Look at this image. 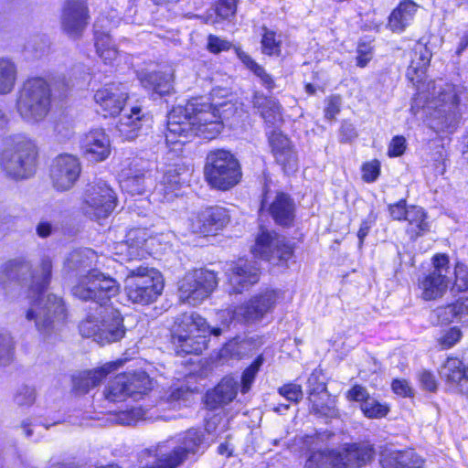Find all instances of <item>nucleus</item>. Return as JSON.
Segmentation results:
<instances>
[{
  "label": "nucleus",
  "instance_id": "33",
  "mask_svg": "<svg viewBox=\"0 0 468 468\" xmlns=\"http://www.w3.org/2000/svg\"><path fill=\"white\" fill-rule=\"evenodd\" d=\"M252 103L261 113V116L271 125H275L282 119L281 105L277 100L266 97L262 93L256 92Z\"/></svg>",
  "mask_w": 468,
  "mask_h": 468
},
{
  "label": "nucleus",
  "instance_id": "4",
  "mask_svg": "<svg viewBox=\"0 0 468 468\" xmlns=\"http://www.w3.org/2000/svg\"><path fill=\"white\" fill-rule=\"evenodd\" d=\"M221 334V328L211 327L198 314L185 313L176 319L172 344L177 356L198 355L207 348L209 335Z\"/></svg>",
  "mask_w": 468,
  "mask_h": 468
},
{
  "label": "nucleus",
  "instance_id": "40",
  "mask_svg": "<svg viewBox=\"0 0 468 468\" xmlns=\"http://www.w3.org/2000/svg\"><path fill=\"white\" fill-rule=\"evenodd\" d=\"M152 414L142 407L133 408L120 412L116 417V422L121 425L131 426L139 420H152Z\"/></svg>",
  "mask_w": 468,
  "mask_h": 468
},
{
  "label": "nucleus",
  "instance_id": "32",
  "mask_svg": "<svg viewBox=\"0 0 468 468\" xmlns=\"http://www.w3.org/2000/svg\"><path fill=\"white\" fill-rule=\"evenodd\" d=\"M117 368V363H108L103 367L92 370L84 371L73 378L74 388L81 393H87L91 388L99 385L106 376Z\"/></svg>",
  "mask_w": 468,
  "mask_h": 468
},
{
  "label": "nucleus",
  "instance_id": "27",
  "mask_svg": "<svg viewBox=\"0 0 468 468\" xmlns=\"http://www.w3.org/2000/svg\"><path fill=\"white\" fill-rule=\"evenodd\" d=\"M85 156L95 162L103 161L110 154V140L102 129L89 132L81 141Z\"/></svg>",
  "mask_w": 468,
  "mask_h": 468
},
{
  "label": "nucleus",
  "instance_id": "15",
  "mask_svg": "<svg viewBox=\"0 0 468 468\" xmlns=\"http://www.w3.org/2000/svg\"><path fill=\"white\" fill-rule=\"evenodd\" d=\"M255 257L261 258L274 265L286 263L292 255V248L284 237L275 232L261 229L251 249Z\"/></svg>",
  "mask_w": 468,
  "mask_h": 468
},
{
  "label": "nucleus",
  "instance_id": "20",
  "mask_svg": "<svg viewBox=\"0 0 468 468\" xmlns=\"http://www.w3.org/2000/svg\"><path fill=\"white\" fill-rule=\"evenodd\" d=\"M80 170V164L77 157L71 154L58 156L50 170L53 186L58 191L70 189L78 180Z\"/></svg>",
  "mask_w": 468,
  "mask_h": 468
},
{
  "label": "nucleus",
  "instance_id": "18",
  "mask_svg": "<svg viewBox=\"0 0 468 468\" xmlns=\"http://www.w3.org/2000/svg\"><path fill=\"white\" fill-rule=\"evenodd\" d=\"M432 264L433 271L420 282L422 297L428 301L441 297L451 282L449 258L446 254L434 255Z\"/></svg>",
  "mask_w": 468,
  "mask_h": 468
},
{
  "label": "nucleus",
  "instance_id": "19",
  "mask_svg": "<svg viewBox=\"0 0 468 468\" xmlns=\"http://www.w3.org/2000/svg\"><path fill=\"white\" fill-rule=\"evenodd\" d=\"M128 99V87L121 82L104 85L94 93V101L104 117L119 114Z\"/></svg>",
  "mask_w": 468,
  "mask_h": 468
},
{
  "label": "nucleus",
  "instance_id": "3",
  "mask_svg": "<svg viewBox=\"0 0 468 468\" xmlns=\"http://www.w3.org/2000/svg\"><path fill=\"white\" fill-rule=\"evenodd\" d=\"M222 129L223 122L218 109L203 98H194L186 105H177L168 112L165 139L170 144L192 136L211 140Z\"/></svg>",
  "mask_w": 468,
  "mask_h": 468
},
{
  "label": "nucleus",
  "instance_id": "16",
  "mask_svg": "<svg viewBox=\"0 0 468 468\" xmlns=\"http://www.w3.org/2000/svg\"><path fill=\"white\" fill-rule=\"evenodd\" d=\"M90 20L85 0H65L61 5L59 25L62 32L72 39L82 37Z\"/></svg>",
  "mask_w": 468,
  "mask_h": 468
},
{
  "label": "nucleus",
  "instance_id": "37",
  "mask_svg": "<svg viewBox=\"0 0 468 468\" xmlns=\"http://www.w3.org/2000/svg\"><path fill=\"white\" fill-rule=\"evenodd\" d=\"M261 51L268 56H280L282 52V36L275 31L269 29L263 26L261 27Z\"/></svg>",
  "mask_w": 468,
  "mask_h": 468
},
{
  "label": "nucleus",
  "instance_id": "1",
  "mask_svg": "<svg viewBox=\"0 0 468 468\" xmlns=\"http://www.w3.org/2000/svg\"><path fill=\"white\" fill-rule=\"evenodd\" d=\"M51 273L52 261L44 256L34 270L25 260H11L3 265L0 275V284L6 294L27 289L30 306L26 312V319L34 321L37 330L44 337L56 333L66 318L63 299L54 293L45 294Z\"/></svg>",
  "mask_w": 468,
  "mask_h": 468
},
{
  "label": "nucleus",
  "instance_id": "46",
  "mask_svg": "<svg viewBox=\"0 0 468 468\" xmlns=\"http://www.w3.org/2000/svg\"><path fill=\"white\" fill-rule=\"evenodd\" d=\"M380 463L383 468H410L404 461V454L392 452L388 454L381 452Z\"/></svg>",
  "mask_w": 468,
  "mask_h": 468
},
{
  "label": "nucleus",
  "instance_id": "55",
  "mask_svg": "<svg viewBox=\"0 0 468 468\" xmlns=\"http://www.w3.org/2000/svg\"><path fill=\"white\" fill-rule=\"evenodd\" d=\"M380 173V164L378 160L366 163L362 166V178L367 183L375 182Z\"/></svg>",
  "mask_w": 468,
  "mask_h": 468
},
{
  "label": "nucleus",
  "instance_id": "17",
  "mask_svg": "<svg viewBox=\"0 0 468 468\" xmlns=\"http://www.w3.org/2000/svg\"><path fill=\"white\" fill-rule=\"evenodd\" d=\"M120 186L131 195H142L153 185L152 163L135 157L121 171Z\"/></svg>",
  "mask_w": 468,
  "mask_h": 468
},
{
  "label": "nucleus",
  "instance_id": "31",
  "mask_svg": "<svg viewBox=\"0 0 468 468\" xmlns=\"http://www.w3.org/2000/svg\"><path fill=\"white\" fill-rule=\"evenodd\" d=\"M238 383L232 378H224L212 390L206 394V404L211 409L231 402L237 396Z\"/></svg>",
  "mask_w": 468,
  "mask_h": 468
},
{
  "label": "nucleus",
  "instance_id": "64",
  "mask_svg": "<svg viewBox=\"0 0 468 468\" xmlns=\"http://www.w3.org/2000/svg\"><path fill=\"white\" fill-rule=\"evenodd\" d=\"M357 137V132L353 123L343 122L340 127V142L348 143Z\"/></svg>",
  "mask_w": 468,
  "mask_h": 468
},
{
  "label": "nucleus",
  "instance_id": "8",
  "mask_svg": "<svg viewBox=\"0 0 468 468\" xmlns=\"http://www.w3.org/2000/svg\"><path fill=\"white\" fill-rule=\"evenodd\" d=\"M203 431L189 429L178 438L168 441V444H159L154 452L156 463L151 468H176L180 466L190 455L196 454L203 443Z\"/></svg>",
  "mask_w": 468,
  "mask_h": 468
},
{
  "label": "nucleus",
  "instance_id": "28",
  "mask_svg": "<svg viewBox=\"0 0 468 468\" xmlns=\"http://www.w3.org/2000/svg\"><path fill=\"white\" fill-rule=\"evenodd\" d=\"M142 86L159 96L170 94L174 90L173 73L162 71H142L138 73Z\"/></svg>",
  "mask_w": 468,
  "mask_h": 468
},
{
  "label": "nucleus",
  "instance_id": "2",
  "mask_svg": "<svg viewBox=\"0 0 468 468\" xmlns=\"http://www.w3.org/2000/svg\"><path fill=\"white\" fill-rule=\"evenodd\" d=\"M414 107L422 108L427 124L436 133L455 131L459 122V103L465 88L443 80L435 81L420 78L414 83Z\"/></svg>",
  "mask_w": 468,
  "mask_h": 468
},
{
  "label": "nucleus",
  "instance_id": "50",
  "mask_svg": "<svg viewBox=\"0 0 468 468\" xmlns=\"http://www.w3.org/2000/svg\"><path fill=\"white\" fill-rule=\"evenodd\" d=\"M455 282L453 287L458 292L468 289V267L462 262H457L454 268Z\"/></svg>",
  "mask_w": 468,
  "mask_h": 468
},
{
  "label": "nucleus",
  "instance_id": "56",
  "mask_svg": "<svg viewBox=\"0 0 468 468\" xmlns=\"http://www.w3.org/2000/svg\"><path fill=\"white\" fill-rule=\"evenodd\" d=\"M456 308H457L456 303L443 306V307L437 308L435 312H436V315H437L439 321L441 324H449V323L457 322Z\"/></svg>",
  "mask_w": 468,
  "mask_h": 468
},
{
  "label": "nucleus",
  "instance_id": "11",
  "mask_svg": "<svg viewBox=\"0 0 468 468\" xmlns=\"http://www.w3.org/2000/svg\"><path fill=\"white\" fill-rule=\"evenodd\" d=\"M119 292V282L98 270L89 271L71 288L74 297L91 302L90 311H95L97 305H108L107 303Z\"/></svg>",
  "mask_w": 468,
  "mask_h": 468
},
{
  "label": "nucleus",
  "instance_id": "14",
  "mask_svg": "<svg viewBox=\"0 0 468 468\" xmlns=\"http://www.w3.org/2000/svg\"><path fill=\"white\" fill-rule=\"evenodd\" d=\"M116 200L113 189L107 183L99 180L87 186L81 210L91 219L105 218L115 208Z\"/></svg>",
  "mask_w": 468,
  "mask_h": 468
},
{
  "label": "nucleus",
  "instance_id": "24",
  "mask_svg": "<svg viewBox=\"0 0 468 468\" xmlns=\"http://www.w3.org/2000/svg\"><path fill=\"white\" fill-rule=\"evenodd\" d=\"M230 220L229 211L222 207H210L200 211L192 223L196 233L208 235L224 229Z\"/></svg>",
  "mask_w": 468,
  "mask_h": 468
},
{
  "label": "nucleus",
  "instance_id": "5",
  "mask_svg": "<svg viewBox=\"0 0 468 468\" xmlns=\"http://www.w3.org/2000/svg\"><path fill=\"white\" fill-rule=\"evenodd\" d=\"M37 157L35 142L26 135L14 134L3 141L0 148V169L11 179H27L36 172Z\"/></svg>",
  "mask_w": 468,
  "mask_h": 468
},
{
  "label": "nucleus",
  "instance_id": "23",
  "mask_svg": "<svg viewBox=\"0 0 468 468\" xmlns=\"http://www.w3.org/2000/svg\"><path fill=\"white\" fill-rule=\"evenodd\" d=\"M266 207L277 225L283 228L292 226L295 218V204L288 194L278 192L271 201H269L267 194L264 195L261 207Z\"/></svg>",
  "mask_w": 468,
  "mask_h": 468
},
{
  "label": "nucleus",
  "instance_id": "10",
  "mask_svg": "<svg viewBox=\"0 0 468 468\" xmlns=\"http://www.w3.org/2000/svg\"><path fill=\"white\" fill-rule=\"evenodd\" d=\"M125 292L133 303L150 304L157 300L164 289L161 273L143 265L127 270Z\"/></svg>",
  "mask_w": 468,
  "mask_h": 468
},
{
  "label": "nucleus",
  "instance_id": "30",
  "mask_svg": "<svg viewBox=\"0 0 468 468\" xmlns=\"http://www.w3.org/2000/svg\"><path fill=\"white\" fill-rule=\"evenodd\" d=\"M147 121L140 107H133L131 113L121 116L116 130L124 140L131 141L139 135L140 130Z\"/></svg>",
  "mask_w": 468,
  "mask_h": 468
},
{
  "label": "nucleus",
  "instance_id": "43",
  "mask_svg": "<svg viewBox=\"0 0 468 468\" xmlns=\"http://www.w3.org/2000/svg\"><path fill=\"white\" fill-rule=\"evenodd\" d=\"M49 49V42L45 37L36 36L32 37L26 45L25 50L33 58H40L45 56Z\"/></svg>",
  "mask_w": 468,
  "mask_h": 468
},
{
  "label": "nucleus",
  "instance_id": "36",
  "mask_svg": "<svg viewBox=\"0 0 468 468\" xmlns=\"http://www.w3.org/2000/svg\"><path fill=\"white\" fill-rule=\"evenodd\" d=\"M129 398L140 399L152 389V380L144 371L124 374Z\"/></svg>",
  "mask_w": 468,
  "mask_h": 468
},
{
  "label": "nucleus",
  "instance_id": "59",
  "mask_svg": "<svg viewBox=\"0 0 468 468\" xmlns=\"http://www.w3.org/2000/svg\"><path fill=\"white\" fill-rule=\"evenodd\" d=\"M356 65L364 68L372 58V48L366 42H359L356 48Z\"/></svg>",
  "mask_w": 468,
  "mask_h": 468
},
{
  "label": "nucleus",
  "instance_id": "63",
  "mask_svg": "<svg viewBox=\"0 0 468 468\" xmlns=\"http://www.w3.org/2000/svg\"><path fill=\"white\" fill-rule=\"evenodd\" d=\"M389 212L391 217L396 220H405L407 219L408 215V207H407V200L401 199L396 204L389 206Z\"/></svg>",
  "mask_w": 468,
  "mask_h": 468
},
{
  "label": "nucleus",
  "instance_id": "7",
  "mask_svg": "<svg viewBox=\"0 0 468 468\" xmlns=\"http://www.w3.org/2000/svg\"><path fill=\"white\" fill-rule=\"evenodd\" d=\"M82 336L92 337L101 345L121 340L125 335L123 318L121 313L111 305H97L95 311H89L79 324Z\"/></svg>",
  "mask_w": 468,
  "mask_h": 468
},
{
  "label": "nucleus",
  "instance_id": "29",
  "mask_svg": "<svg viewBox=\"0 0 468 468\" xmlns=\"http://www.w3.org/2000/svg\"><path fill=\"white\" fill-rule=\"evenodd\" d=\"M307 391L309 394L308 399L312 404V411L321 416H335V410L334 407L323 405L318 402L316 397L326 391V385L321 374L314 371L307 379Z\"/></svg>",
  "mask_w": 468,
  "mask_h": 468
},
{
  "label": "nucleus",
  "instance_id": "51",
  "mask_svg": "<svg viewBox=\"0 0 468 468\" xmlns=\"http://www.w3.org/2000/svg\"><path fill=\"white\" fill-rule=\"evenodd\" d=\"M126 244L131 249H139L144 247L147 241V233L143 229H133L129 230L126 235Z\"/></svg>",
  "mask_w": 468,
  "mask_h": 468
},
{
  "label": "nucleus",
  "instance_id": "45",
  "mask_svg": "<svg viewBox=\"0 0 468 468\" xmlns=\"http://www.w3.org/2000/svg\"><path fill=\"white\" fill-rule=\"evenodd\" d=\"M361 410L368 418H382L388 412V408L379 403L374 398L366 399V401L361 404Z\"/></svg>",
  "mask_w": 468,
  "mask_h": 468
},
{
  "label": "nucleus",
  "instance_id": "58",
  "mask_svg": "<svg viewBox=\"0 0 468 468\" xmlns=\"http://www.w3.org/2000/svg\"><path fill=\"white\" fill-rule=\"evenodd\" d=\"M188 396L189 392L186 388L182 387L176 388L172 389L167 395L166 402L173 408L180 407L181 402H186Z\"/></svg>",
  "mask_w": 468,
  "mask_h": 468
},
{
  "label": "nucleus",
  "instance_id": "6",
  "mask_svg": "<svg viewBox=\"0 0 468 468\" xmlns=\"http://www.w3.org/2000/svg\"><path fill=\"white\" fill-rule=\"evenodd\" d=\"M52 92L43 78L27 80L16 94V111L28 124H38L48 115L51 109Z\"/></svg>",
  "mask_w": 468,
  "mask_h": 468
},
{
  "label": "nucleus",
  "instance_id": "26",
  "mask_svg": "<svg viewBox=\"0 0 468 468\" xmlns=\"http://www.w3.org/2000/svg\"><path fill=\"white\" fill-rule=\"evenodd\" d=\"M96 259V253L89 248L77 249L70 251L63 263V272L68 276H75L78 282L91 269Z\"/></svg>",
  "mask_w": 468,
  "mask_h": 468
},
{
  "label": "nucleus",
  "instance_id": "44",
  "mask_svg": "<svg viewBox=\"0 0 468 468\" xmlns=\"http://www.w3.org/2000/svg\"><path fill=\"white\" fill-rule=\"evenodd\" d=\"M264 362V358L261 355L257 356V358L251 363L250 367H248L241 377V392L247 393L251 384L253 383L255 377L260 370V367L262 366Z\"/></svg>",
  "mask_w": 468,
  "mask_h": 468
},
{
  "label": "nucleus",
  "instance_id": "25",
  "mask_svg": "<svg viewBox=\"0 0 468 468\" xmlns=\"http://www.w3.org/2000/svg\"><path fill=\"white\" fill-rule=\"evenodd\" d=\"M269 143L276 162L282 166L285 173L297 169V155L292 149L290 140L278 131H272Z\"/></svg>",
  "mask_w": 468,
  "mask_h": 468
},
{
  "label": "nucleus",
  "instance_id": "48",
  "mask_svg": "<svg viewBox=\"0 0 468 468\" xmlns=\"http://www.w3.org/2000/svg\"><path fill=\"white\" fill-rule=\"evenodd\" d=\"M278 393L290 402L298 403L303 399L302 387L295 383H288L278 388Z\"/></svg>",
  "mask_w": 468,
  "mask_h": 468
},
{
  "label": "nucleus",
  "instance_id": "49",
  "mask_svg": "<svg viewBox=\"0 0 468 468\" xmlns=\"http://www.w3.org/2000/svg\"><path fill=\"white\" fill-rule=\"evenodd\" d=\"M14 399L20 407H29L36 400V390L29 386H23L17 389Z\"/></svg>",
  "mask_w": 468,
  "mask_h": 468
},
{
  "label": "nucleus",
  "instance_id": "54",
  "mask_svg": "<svg viewBox=\"0 0 468 468\" xmlns=\"http://www.w3.org/2000/svg\"><path fill=\"white\" fill-rule=\"evenodd\" d=\"M160 183L164 184L168 188L179 191L181 186V178L179 173L177 172V169L174 167H169L164 173Z\"/></svg>",
  "mask_w": 468,
  "mask_h": 468
},
{
  "label": "nucleus",
  "instance_id": "53",
  "mask_svg": "<svg viewBox=\"0 0 468 468\" xmlns=\"http://www.w3.org/2000/svg\"><path fill=\"white\" fill-rule=\"evenodd\" d=\"M94 40L96 51L116 48L110 34L98 29V24L94 25Z\"/></svg>",
  "mask_w": 468,
  "mask_h": 468
},
{
  "label": "nucleus",
  "instance_id": "62",
  "mask_svg": "<svg viewBox=\"0 0 468 468\" xmlns=\"http://www.w3.org/2000/svg\"><path fill=\"white\" fill-rule=\"evenodd\" d=\"M346 398L350 401L364 403L366 399H370L371 397L369 396L366 388L360 385H355L351 389L347 391Z\"/></svg>",
  "mask_w": 468,
  "mask_h": 468
},
{
  "label": "nucleus",
  "instance_id": "34",
  "mask_svg": "<svg viewBox=\"0 0 468 468\" xmlns=\"http://www.w3.org/2000/svg\"><path fill=\"white\" fill-rule=\"evenodd\" d=\"M18 69L15 60L7 56L0 57V96L10 94L16 85Z\"/></svg>",
  "mask_w": 468,
  "mask_h": 468
},
{
  "label": "nucleus",
  "instance_id": "57",
  "mask_svg": "<svg viewBox=\"0 0 468 468\" xmlns=\"http://www.w3.org/2000/svg\"><path fill=\"white\" fill-rule=\"evenodd\" d=\"M461 330L456 326L452 327L440 338V345L444 349L451 348L461 340Z\"/></svg>",
  "mask_w": 468,
  "mask_h": 468
},
{
  "label": "nucleus",
  "instance_id": "9",
  "mask_svg": "<svg viewBox=\"0 0 468 468\" xmlns=\"http://www.w3.org/2000/svg\"><path fill=\"white\" fill-rule=\"evenodd\" d=\"M204 175L211 187L222 191L234 187L242 176L238 159L224 149H216L207 154Z\"/></svg>",
  "mask_w": 468,
  "mask_h": 468
},
{
  "label": "nucleus",
  "instance_id": "12",
  "mask_svg": "<svg viewBox=\"0 0 468 468\" xmlns=\"http://www.w3.org/2000/svg\"><path fill=\"white\" fill-rule=\"evenodd\" d=\"M375 453L369 444H352L343 452H314L304 468H356L369 463Z\"/></svg>",
  "mask_w": 468,
  "mask_h": 468
},
{
  "label": "nucleus",
  "instance_id": "61",
  "mask_svg": "<svg viewBox=\"0 0 468 468\" xmlns=\"http://www.w3.org/2000/svg\"><path fill=\"white\" fill-rule=\"evenodd\" d=\"M231 47L230 42L222 39L214 35H209L207 38V49L212 53H219L221 51L229 50Z\"/></svg>",
  "mask_w": 468,
  "mask_h": 468
},
{
  "label": "nucleus",
  "instance_id": "52",
  "mask_svg": "<svg viewBox=\"0 0 468 468\" xmlns=\"http://www.w3.org/2000/svg\"><path fill=\"white\" fill-rule=\"evenodd\" d=\"M239 0H219L216 5V14L221 19L232 17L237 10Z\"/></svg>",
  "mask_w": 468,
  "mask_h": 468
},
{
  "label": "nucleus",
  "instance_id": "13",
  "mask_svg": "<svg viewBox=\"0 0 468 468\" xmlns=\"http://www.w3.org/2000/svg\"><path fill=\"white\" fill-rule=\"evenodd\" d=\"M218 285L213 271L199 269L187 272L179 282V298L191 305H197L207 299Z\"/></svg>",
  "mask_w": 468,
  "mask_h": 468
},
{
  "label": "nucleus",
  "instance_id": "22",
  "mask_svg": "<svg viewBox=\"0 0 468 468\" xmlns=\"http://www.w3.org/2000/svg\"><path fill=\"white\" fill-rule=\"evenodd\" d=\"M276 299L277 295L273 290H266L237 307L235 315L242 317L247 323L258 321L273 308Z\"/></svg>",
  "mask_w": 468,
  "mask_h": 468
},
{
  "label": "nucleus",
  "instance_id": "21",
  "mask_svg": "<svg viewBox=\"0 0 468 468\" xmlns=\"http://www.w3.org/2000/svg\"><path fill=\"white\" fill-rule=\"evenodd\" d=\"M226 275L230 286V293H241L258 282L260 271L257 263L247 260H239L229 264Z\"/></svg>",
  "mask_w": 468,
  "mask_h": 468
},
{
  "label": "nucleus",
  "instance_id": "42",
  "mask_svg": "<svg viewBox=\"0 0 468 468\" xmlns=\"http://www.w3.org/2000/svg\"><path fill=\"white\" fill-rule=\"evenodd\" d=\"M430 230V223L422 207L411 206V234L422 235Z\"/></svg>",
  "mask_w": 468,
  "mask_h": 468
},
{
  "label": "nucleus",
  "instance_id": "35",
  "mask_svg": "<svg viewBox=\"0 0 468 468\" xmlns=\"http://www.w3.org/2000/svg\"><path fill=\"white\" fill-rule=\"evenodd\" d=\"M441 378L449 384L457 385L463 379L468 380V363L466 365L455 356H448L440 369Z\"/></svg>",
  "mask_w": 468,
  "mask_h": 468
},
{
  "label": "nucleus",
  "instance_id": "47",
  "mask_svg": "<svg viewBox=\"0 0 468 468\" xmlns=\"http://www.w3.org/2000/svg\"><path fill=\"white\" fill-rule=\"evenodd\" d=\"M243 342L232 339L228 342L221 349L220 356L222 357H230L240 359L245 355V346Z\"/></svg>",
  "mask_w": 468,
  "mask_h": 468
},
{
  "label": "nucleus",
  "instance_id": "38",
  "mask_svg": "<svg viewBox=\"0 0 468 468\" xmlns=\"http://www.w3.org/2000/svg\"><path fill=\"white\" fill-rule=\"evenodd\" d=\"M104 394L105 398L112 402L122 401L126 398H129L124 374L116 376L114 379L108 384Z\"/></svg>",
  "mask_w": 468,
  "mask_h": 468
},
{
  "label": "nucleus",
  "instance_id": "60",
  "mask_svg": "<svg viewBox=\"0 0 468 468\" xmlns=\"http://www.w3.org/2000/svg\"><path fill=\"white\" fill-rule=\"evenodd\" d=\"M415 54H419V62L417 63V71L426 69L431 58V51L421 43H418L415 47Z\"/></svg>",
  "mask_w": 468,
  "mask_h": 468
},
{
  "label": "nucleus",
  "instance_id": "39",
  "mask_svg": "<svg viewBox=\"0 0 468 468\" xmlns=\"http://www.w3.org/2000/svg\"><path fill=\"white\" fill-rule=\"evenodd\" d=\"M410 0L402 1L389 16L388 26L393 32H402L408 25Z\"/></svg>",
  "mask_w": 468,
  "mask_h": 468
},
{
  "label": "nucleus",
  "instance_id": "41",
  "mask_svg": "<svg viewBox=\"0 0 468 468\" xmlns=\"http://www.w3.org/2000/svg\"><path fill=\"white\" fill-rule=\"evenodd\" d=\"M15 343L11 335L0 330V366L9 365L14 358Z\"/></svg>",
  "mask_w": 468,
  "mask_h": 468
}]
</instances>
